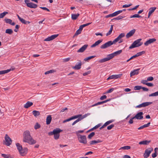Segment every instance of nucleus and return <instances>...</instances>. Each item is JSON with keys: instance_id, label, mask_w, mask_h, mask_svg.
Here are the masks:
<instances>
[{"instance_id": "obj_36", "label": "nucleus", "mask_w": 158, "mask_h": 158, "mask_svg": "<svg viewBox=\"0 0 158 158\" xmlns=\"http://www.w3.org/2000/svg\"><path fill=\"white\" fill-rule=\"evenodd\" d=\"M8 13V12L5 11L2 13L0 14V18H3L5 16V15Z\"/></svg>"}, {"instance_id": "obj_35", "label": "nucleus", "mask_w": 158, "mask_h": 158, "mask_svg": "<svg viewBox=\"0 0 158 158\" xmlns=\"http://www.w3.org/2000/svg\"><path fill=\"white\" fill-rule=\"evenodd\" d=\"M6 33L9 34H11L13 32V31L11 29H8L6 30Z\"/></svg>"}, {"instance_id": "obj_6", "label": "nucleus", "mask_w": 158, "mask_h": 158, "mask_svg": "<svg viewBox=\"0 0 158 158\" xmlns=\"http://www.w3.org/2000/svg\"><path fill=\"white\" fill-rule=\"evenodd\" d=\"M4 142V144L7 146L10 145L12 143V140L7 134L5 135Z\"/></svg>"}, {"instance_id": "obj_64", "label": "nucleus", "mask_w": 158, "mask_h": 158, "mask_svg": "<svg viewBox=\"0 0 158 158\" xmlns=\"http://www.w3.org/2000/svg\"><path fill=\"white\" fill-rule=\"evenodd\" d=\"M91 73V71H88L84 73H83V75L84 76H86V75H87L89 74H90Z\"/></svg>"}, {"instance_id": "obj_53", "label": "nucleus", "mask_w": 158, "mask_h": 158, "mask_svg": "<svg viewBox=\"0 0 158 158\" xmlns=\"http://www.w3.org/2000/svg\"><path fill=\"white\" fill-rule=\"evenodd\" d=\"M147 127L146 125V124L143 125V126H140V127H139L138 129V130H140V129H143V128H145V127Z\"/></svg>"}, {"instance_id": "obj_55", "label": "nucleus", "mask_w": 158, "mask_h": 158, "mask_svg": "<svg viewBox=\"0 0 158 158\" xmlns=\"http://www.w3.org/2000/svg\"><path fill=\"white\" fill-rule=\"evenodd\" d=\"M124 17L122 16H119L115 18V19L117 20H119L122 19Z\"/></svg>"}, {"instance_id": "obj_51", "label": "nucleus", "mask_w": 158, "mask_h": 158, "mask_svg": "<svg viewBox=\"0 0 158 158\" xmlns=\"http://www.w3.org/2000/svg\"><path fill=\"white\" fill-rule=\"evenodd\" d=\"M154 79V78L153 77H148L147 78V81H152V80H153Z\"/></svg>"}, {"instance_id": "obj_58", "label": "nucleus", "mask_w": 158, "mask_h": 158, "mask_svg": "<svg viewBox=\"0 0 158 158\" xmlns=\"http://www.w3.org/2000/svg\"><path fill=\"white\" fill-rule=\"evenodd\" d=\"M53 135H54V138L55 139H59L60 136V134Z\"/></svg>"}, {"instance_id": "obj_43", "label": "nucleus", "mask_w": 158, "mask_h": 158, "mask_svg": "<svg viewBox=\"0 0 158 158\" xmlns=\"http://www.w3.org/2000/svg\"><path fill=\"white\" fill-rule=\"evenodd\" d=\"M114 121V120L111 119V120H110L107 121L105 123V124L106 126H107Z\"/></svg>"}, {"instance_id": "obj_48", "label": "nucleus", "mask_w": 158, "mask_h": 158, "mask_svg": "<svg viewBox=\"0 0 158 158\" xmlns=\"http://www.w3.org/2000/svg\"><path fill=\"white\" fill-rule=\"evenodd\" d=\"M81 32V31H80V30L78 29L76 33H75L73 37L74 36H75L76 35H78L79 34H80Z\"/></svg>"}, {"instance_id": "obj_22", "label": "nucleus", "mask_w": 158, "mask_h": 158, "mask_svg": "<svg viewBox=\"0 0 158 158\" xmlns=\"http://www.w3.org/2000/svg\"><path fill=\"white\" fill-rule=\"evenodd\" d=\"M33 105L32 102L30 101H27V103L24 105V107L25 108H28Z\"/></svg>"}, {"instance_id": "obj_16", "label": "nucleus", "mask_w": 158, "mask_h": 158, "mask_svg": "<svg viewBox=\"0 0 158 158\" xmlns=\"http://www.w3.org/2000/svg\"><path fill=\"white\" fill-rule=\"evenodd\" d=\"M156 40L155 38H152L149 39L148 40L146 41L144 43V44L146 46L148 45L149 44H151L155 41H156Z\"/></svg>"}, {"instance_id": "obj_14", "label": "nucleus", "mask_w": 158, "mask_h": 158, "mask_svg": "<svg viewBox=\"0 0 158 158\" xmlns=\"http://www.w3.org/2000/svg\"><path fill=\"white\" fill-rule=\"evenodd\" d=\"M58 34L52 35L51 36L45 39V40H44V41H50L51 40H53V39L56 38L58 36Z\"/></svg>"}, {"instance_id": "obj_44", "label": "nucleus", "mask_w": 158, "mask_h": 158, "mask_svg": "<svg viewBox=\"0 0 158 158\" xmlns=\"http://www.w3.org/2000/svg\"><path fill=\"white\" fill-rule=\"evenodd\" d=\"M4 20L6 23H9L10 24L12 22V20L10 19H5Z\"/></svg>"}, {"instance_id": "obj_1", "label": "nucleus", "mask_w": 158, "mask_h": 158, "mask_svg": "<svg viewBox=\"0 0 158 158\" xmlns=\"http://www.w3.org/2000/svg\"><path fill=\"white\" fill-rule=\"evenodd\" d=\"M23 141L30 144H34L36 142L32 138L30 132L28 131H26L24 132Z\"/></svg>"}, {"instance_id": "obj_52", "label": "nucleus", "mask_w": 158, "mask_h": 158, "mask_svg": "<svg viewBox=\"0 0 158 158\" xmlns=\"http://www.w3.org/2000/svg\"><path fill=\"white\" fill-rule=\"evenodd\" d=\"M22 23H23L24 24H26V21L25 20L21 18L19 20Z\"/></svg>"}, {"instance_id": "obj_23", "label": "nucleus", "mask_w": 158, "mask_h": 158, "mask_svg": "<svg viewBox=\"0 0 158 158\" xmlns=\"http://www.w3.org/2000/svg\"><path fill=\"white\" fill-rule=\"evenodd\" d=\"M52 119V118L51 115H49L47 117L46 119V123L47 125H49Z\"/></svg>"}, {"instance_id": "obj_10", "label": "nucleus", "mask_w": 158, "mask_h": 158, "mask_svg": "<svg viewBox=\"0 0 158 158\" xmlns=\"http://www.w3.org/2000/svg\"><path fill=\"white\" fill-rule=\"evenodd\" d=\"M152 102H147L142 103L136 106V108H139L142 107H145L147 106L152 103Z\"/></svg>"}, {"instance_id": "obj_5", "label": "nucleus", "mask_w": 158, "mask_h": 158, "mask_svg": "<svg viewBox=\"0 0 158 158\" xmlns=\"http://www.w3.org/2000/svg\"><path fill=\"white\" fill-rule=\"evenodd\" d=\"M115 44V43H114V40L112 41H110L105 43L104 44L102 45L100 47V48L102 49H105L110 46L112 45Z\"/></svg>"}, {"instance_id": "obj_61", "label": "nucleus", "mask_w": 158, "mask_h": 158, "mask_svg": "<svg viewBox=\"0 0 158 158\" xmlns=\"http://www.w3.org/2000/svg\"><path fill=\"white\" fill-rule=\"evenodd\" d=\"M107 98V97L106 95H103L102 96H101V98H100V99L101 100H102L105 99H106Z\"/></svg>"}, {"instance_id": "obj_63", "label": "nucleus", "mask_w": 158, "mask_h": 158, "mask_svg": "<svg viewBox=\"0 0 158 158\" xmlns=\"http://www.w3.org/2000/svg\"><path fill=\"white\" fill-rule=\"evenodd\" d=\"M154 10H150L148 13V18H149L151 15L154 12Z\"/></svg>"}, {"instance_id": "obj_8", "label": "nucleus", "mask_w": 158, "mask_h": 158, "mask_svg": "<svg viewBox=\"0 0 158 158\" xmlns=\"http://www.w3.org/2000/svg\"><path fill=\"white\" fill-rule=\"evenodd\" d=\"M153 150V149L152 148H149L146 149L143 155L144 158H147L148 157Z\"/></svg>"}, {"instance_id": "obj_25", "label": "nucleus", "mask_w": 158, "mask_h": 158, "mask_svg": "<svg viewBox=\"0 0 158 158\" xmlns=\"http://www.w3.org/2000/svg\"><path fill=\"white\" fill-rule=\"evenodd\" d=\"M81 63L80 62L78 64H76L74 66L72 67V68L76 70H78L81 68Z\"/></svg>"}, {"instance_id": "obj_3", "label": "nucleus", "mask_w": 158, "mask_h": 158, "mask_svg": "<svg viewBox=\"0 0 158 158\" xmlns=\"http://www.w3.org/2000/svg\"><path fill=\"white\" fill-rule=\"evenodd\" d=\"M141 40V39H139L134 41L131 45L129 47V48L131 49L141 46L143 44V43L140 42Z\"/></svg>"}, {"instance_id": "obj_54", "label": "nucleus", "mask_w": 158, "mask_h": 158, "mask_svg": "<svg viewBox=\"0 0 158 158\" xmlns=\"http://www.w3.org/2000/svg\"><path fill=\"white\" fill-rule=\"evenodd\" d=\"M114 124H111L110 126H109L107 127V129L108 130H110L111 129L114 127Z\"/></svg>"}, {"instance_id": "obj_4", "label": "nucleus", "mask_w": 158, "mask_h": 158, "mask_svg": "<svg viewBox=\"0 0 158 158\" xmlns=\"http://www.w3.org/2000/svg\"><path fill=\"white\" fill-rule=\"evenodd\" d=\"M77 138L79 142L81 143L86 144L87 143L86 137L84 135L77 136Z\"/></svg>"}, {"instance_id": "obj_31", "label": "nucleus", "mask_w": 158, "mask_h": 158, "mask_svg": "<svg viewBox=\"0 0 158 158\" xmlns=\"http://www.w3.org/2000/svg\"><path fill=\"white\" fill-rule=\"evenodd\" d=\"M90 113H88L86 114L83 115L82 114H81V118H80V119H81V120L82 119H83L86 118L88 116H89V115H90Z\"/></svg>"}, {"instance_id": "obj_19", "label": "nucleus", "mask_w": 158, "mask_h": 158, "mask_svg": "<svg viewBox=\"0 0 158 158\" xmlns=\"http://www.w3.org/2000/svg\"><path fill=\"white\" fill-rule=\"evenodd\" d=\"M135 29H133L127 33L126 35V37L127 38H128L132 36L135 33Z\"/></svg>"}, {"instance_id": "obj_38", "label": "nucleus", "mask_w": 158, "mask_h": 158, "mask_svg": "<svg viewBox=\"0 0 158 158\" xmlns=\"http://www.w3.org/2000/svg\"><path fill=\"white\" fill-rule=\"evenodd\" d=\"M95 134L94 132H92L88 135V138L89 139H91L92 137L94 136Z\"/></svg>"}, {"instance_id": "obj_42", "label": "nucleus", "mask_w": 158, "mask_h": 158, "mask_svg": "<svg viewBox=\"0 0 158 158\" xmlns=\"http://www.w3.org/2000/svg\"><path fill=\"white\" fill-rule=\"evenodd\" d=\"M140 17H141V16L138 14H135L130 16V18Z\"/></svg>"}, {"instance_id": "obj_41", "label": "nucleus", "mask_w": 158, "mask_h": 158, "mask_svg": "<svg viewBox=\"0 0 158 158\" xmlns=\"http://www.w3.org/2000/svg\"><path fill=\"white\" fill-rule=\"evenodd\" d=\"M131 148V147L130 146H126L124 147H121L120 149H122L123 150H128L130 149Z\"/></svg>"}, {"instance_id": "obj_59", "label": "nucleus", "mask_w": 158, "mask_h": 158, "mask_svg": "<svg viewBox=\"0 0 158 158\" xmlns=\"http://www.w3.org/2000/svg\"><path fill=\"white\" fill-rule=\"evenodd\" d=\"M81 114H77V115L74 116L75 119H76L77 118H78V119H79V118H81Z\"/></svg>"}, {"instance_id": "obj_45", "label": "nucleus", "mask_w": 158, "mask_h": 158, "mask_svg": "<svg viewBox=\"0 0 158 158\" xmlns=\"http://www.w3.org/2000/svg\"><path fill=\"white\" fill-rule=\"evenodd\" d=\"M1 156L2 157H3L4 158H9L10 157V155H7L4 154H2Z\"/></svg>"}, {"instance_id": "obj_27", "label": "nucleus", "mask_w": 158, "mask_h": 158, "mask_svg": "<svg viewBox=\"0 0 158 158\" xmlns=\"http://www.w3.org/2000/svg\"><path fill=\"white\" fill-rule=\"evenodd\" d=\"M101 140H93L89 142V144L90 145H94L96 143H100L102 142Z\"/></svg>"}, {"instance_id": "obj_28", "label": "nucleus", "mask_w": 158, "mask_h": 158, "mask_svg": "<svg viewBox=\"0 0 158 158\" xmlns=\"http://www.w3.org/2000/svg\"><path fill=\"white\" fill-rule=\"evenodd\" d=\"M150 142V141H147V140H144L141 142H140L139 143V144H144V145H147Z\"/></svg>"}, {"instance_id": "obj_18", "label": "nucleus", "mask_w": 158, "mask_h": 158, "mask_svg": "<svg viewBox=\"0 0 158 158\" xmlns=\"http://www.w3.org/2000/svg\"><path fill=\"white\" fill-rule=\"evenodd\" d=\"M88 46V44H85L82 47L80 48L79 49H78L77 52H84L85 50L86 49L87 47Z\"/></svg>"}, {"instance_id": "obj_34", "label": "nucleus", "mask_w": 158, "mask_h": 158, "mask_svg": "<svg viewBox=\"0 0 158 158\" xmlns=\"http://www.w3.org/2000/svg\"><path fill=\"white\" fill-rule=\"evenodd\" d=\"M144 53H145L144 51H142V52L137 53L135 55V57H138L139 56L142 55L143 54H144Z\"/></svg>"}, {"instance_id": "obj_30", "label": "nucleus", "mask_w": 158, "mask_h": 158, "mask_svg": "<svg viewBox=\"0 0 158 158\" xmlns=\"http://www.w3.org/2000/svg\"><path fill=\"white\" fill-rule=\"evenodd\" d=\"M32 114L35 117H37L40 115V113L39 111L34 110L32 111Z\"/></svg>"}, {"instance_id": "obj_9", "label": "nucleus", "mask_w": 158, "mask_h": 158, "mask_svg": "<svg viewBox=\"0 0 158 158\" xmlns=\"http://www.w3.org/2000/svg\"><path fill=\"white\" fill-rule=\"evenodd\" d=\"M123 74H122L113 75H112L110 76L107 79V80L110 79H116L118 78H120L122 76Z\"/></svg>"}, {"instance_id": "obj_26", "label": "nucleus", "mask_w": 158, "mask_h": 158, "mask_svg": "<svg viewBox=\"0 0 158 158\" xmlns=\"http://www.w3.org/2000/svg\"><path fill=\"white\" fill-rule=\"evenodd\" d=\"M80 14L77 13V14H73L71 15V18L73 20H76L79 17Z\"/></svg>"}, {"instance_id": "obj_29", "label": "nucleus", "mask_w": 158, "mask_h": 158, "mask_svg": "<svg viewBox=\"0 0 158 158\" xmlns=\"http://www.w3.org/2000/svg\"><path fill=\"white\" fill-rule=\"evenodd\" d=\"M11 71V69H9L6 70H4L0 71V75L4 74L9 72Z\"/></svg>"}, {"instance_id": "obj_60", "label": "nucleus", "mask_w": 158, "mask_h": 158, "mask_svg": "<svg viewBox=\"0 0 158 158\" xmlns=\"http://www.w3.org/2000/svg\"><path fill=\"white\" fill-rule=\"evenodd\" d=\"M146 85L150 87H152L153 86V84L151 83H147L146 84Z\"/></svg>"}, {"instance_id": "obj_57", "label": "nucleus", "mask_w": 158, "mask_h": 158, "mask_svg": "<svg viewBox=\"0 0 158 158\" xmlns=\"http://www.w3.org/2000/svg\"><path fill=\"white\" fill-rule=\"evenodd\" d=\"M102 104V101L101 102H98V103H95V104H94V105H92V107L94 106H97L98 105H99L100 104Z\"/></svg>"}, {"instance_id": "obj_50", "label": "nucleus", "mask_w": 158, "mask_h": 158, "mask_svg": "<svg viewBox=\"0 0 158 158\" xmlns=\"http://www.w3.org/2000/svg\"><path fill=\"white\" fill-rule=\"evenodd\" d=\"M81 121V119L79 118V119H77L76 120L74 121L72 124V125H74L75 124H76L77 123L79 122L80 121Z\"/></svg>"}, {"instance_id": "obj_37", "label": "nucleus", "mask_w": 158, "mask_h": 158, "mask_svg": "<svg viewBox=\"0 0 158 158\" xmlns=\"http://www.w3.org/2000/svg\"><path fill=\"white\" fill-rule=\"evenodd\" d=\"M95 57V56H89L88 57H86L84 59V60H85V61H87V60H90L92 58H94Z\"/></svg>"}, {"instance_id": "obj_20", "label": "nucleus", "mask_w": 158, "mask_h": 158, "mask_svg": "<svg viewBox=\"0 0 158 158\" xmlns=\"http://www.w3.org/2000/svg\"><path fill=\"white\" fill-rule=\"evenodd\" d=\"M139 69H138L134 70L133 71H131L130 73V77H132L133 76L138 74L139 73Z\"/></svg>"}, {"instance_id": "obj_49", "label": "nucleus", "mask_w": 158, "mask_h": 158, "mask_svg": "<svg viewBox=\"0 0 158 158\" xmlns=\"http://www.w3.org/2000/svg\"><path fill=\"white\" fill-rule=\"evenodd\" d=\"M114 90V89L113 88H111L109 90H108L107 91H106L105 94H106L107 93H110L112 92Z\"/></svg>"}, {"instance_id": "obj_21", "label": "nucleus", "mask_w": 158, "mask_h": 158, "mask_svg": "<svg viewBox=\"0 0 158 158\" xmlns=\"http://www.w3.org/2000/svg\"><path fill=\"white\" fill-rule=\"evenodd\" d=\"M102 42V40H98L96 41L94 44L91 46V48L95 47L96 46L98 45L100 43Z\"/></svg>"}, {"instance_id": "obj_2", "label": "nucleus", "mask_w": 158, "mask_h": 158, "mask_svg": "<svg viewBox=\"0 0 158 158\" xmlns=\"http://www.w3.org/2000/svg\"><path fill=\"white\" fill-rule=\"evenodd\" d=\"M16 145L21 155L23 156L26 155L27 152V148H23L22 146L19 143H16Z\"/></svg>"}, {"instance_id": "obj_15", "label": "nucleus", "mask_w": 158, "mask_h": 158, "mask_svg": "<svg viewBox=\"0 0 158 158\" xmlns=\"http://www.w3.org/2000/svg\"><path fill=\"white\" fill-rule=\"evenodd\" d=\"M122 52V50H120L117 51H116L113 53L110 54L111 57L112 59L115 56H117V55H119Z\"/></svg>"}, {"instance_id": "obj_39", "label": "nucleus", "mask_w": 158, "mask_h": 158, "mask_svg": "<svg viewBox=\"0 0 158 158\" xmlns=\"http://www.w3.org/2000/svg\"><path fill=\"white\" fill-rule=\"evenodd\" d=\"M40 127V125L38 123H36L34 126V128L36 130Z\"/></svg>"}, {"instance_id": "obj_24", "label": "nucleus", "mask_w": 158, "mask_h": 158, "mask_svg": "<svg viewBox=\"0 0 158 158\" xmlns=\"http://www.w3.org/2000/svg\"><path fill=\"white\" fill-rule=\"evenodd\" d=\"M27 6L31 8H35L37 6L36 4H34L32 2H30L29 3L27 4Z\"/></svg>"}, {"instance_id": "obj_17", "label": "nucleus", "mask_w": 158, "mask_h": 158, "mask_svg": "<svg viewBox=\"0 0 158 158\" xmlns=\"http://www.w3.org/2000/svg\"><path fill=\"white\" fill-rule=\"evenodd\" d=\"M125 35V34L124 33H121L120 34L118 37L114 40L115 44L120 39L124 37Z\"/></svg>"}, {"instance_id": "obj_11", "label": "nucleus", "mask_w": 158, "mask_h": 158, "mask_svg": "<svg viewBox=\"0 0 158 158\" xmlns=\"http://www.w3.org/2000/svg\"><path fill=\"white\" fill-rule=\"evenodd\" d=\"M123 10H117V11L113 13L110 14L106 16V18H108L110 17H113L117 16L119 14L122 13Z\"/></svg>"}, {"instance_id": "obj_62", "label": "nucleus", "mask_w": 158, "mask_h": 158, "mask_svg": "<svg viewBox=\"0 0 158 158\" xmlns=\"http://www.w3.org/2000/svg\"><path fill=\"white\" fill-rule=\"evenodd\" d=\"M70 58H67L64 59L63 60V62H67L70 60Z\"/></svg>"}, {"instance_id": "obj_33", "label": "nucleus", "mask_w": 158, "mask_h": 158, "mask_svg": "<svg viewBox=\"0 0 158 158\" xmlns=\"http://www.w3.org/2000/svg\"><path fill=\"white\" fill-rule=\"evenodd\" d=\"M56 72V70H54V69H52V70H50L49 71H47L46 72L44 73V74L45 75H47V74H49V73H52L55 72Z\"/></svg>"}, {"instance_id": "obj_13", "label": "nucleus", "mask_w": 158, "mask_h": 158, "mask_svg": "<svg viewBox=\"0 0 158 158\" xmlns=\"http://www.w3.org/2000/svg\"><path fill=\"white\" fill-rule=\"evenodd\" d=\"M111 59H112V58L111 57L110 54H109L106 57L99 60V62L100 63H102L109 60Z\"/></svg>"}, {"instance_id": "obj_12", "label": "nucleus", "mask_w": 158, "mask_h": 158, "mask_svg": "<svg viewBox=\"0 0 158 158\" xmlns=\"http://www.w3.org/2000/svg\"><path fill=\"white\" fill-rule=\"evenodd\" d=\"M143 113L142 112H140L137 113L136 115L133 118H136L137 119H141L143 118L142 116Z\"/></svg>"}, {"instance_id": "obj_46", "label": "nucleus", "mask_w": 158, "mask_h": 158, "mask_svg": "<svg viewBox=\"0 0 158 158\" xmlns=\"http://www.w3.org/2000/svg\"><path fill=\"white\" fill-rule=\"evenodd\" d=\"M84 131V130H79L76 131V133L77 136H79V135H81L79 134V133H82Z\"/></svg>"}, {"instance_id": "obj_47", "label": "nucleus", "mask_w": 158, "mask_h": 158, "mask_svg": "<svg viewBox=\"0 0 158 158\" xmlns=\"http://www.w3.org/2000/svg\"><path fill=\"white\" fill-rule=\"evenodd\" d=\"M142 86H135L134 87V89L135 90H139L141 89Z\"/></svg>"}, {"instance_id": "obj_56", "label": "nucleus", "mask_w": 158, "mask_h": 158, "mask_svg": "<svg viewBox=\"0 0 158 158\" xmlns=\"http://www.w3.org/2000/svg\"><path fill=\"white\" fill-rule=\"evenodd\" d=\"M139 5H137L135 6L134 7L131 8H130L127 9V10H135V9H136L139 6Z\"/></svg>"}, {"instance_id": "obj_32", "label": "nucleus", "mask_w": 158, "mask_h": 158, "mask_svg": "<svg viewBox=\"0 0 158 158\" xmlns=\"http://www.w3.org/2000/svg\"><path fill=\"white\" fill-rule=\"evenodd\" d=\"M113 30V25H111L110 26V30L106 34V36H108V35H110L112 31Z\"/></svg>"}, {"instance_id": "obj_40", "label": "nucleus", "mask_w": 158, "mask_h": 158, "mask_svg": "<svg viewBox=\"0 0 158 158\" xmlns=\"http://www.w3.org/2000/svg\"><path fill=\"white\" fill-rule=\"evenodd\" d=\"M158 96V91L149 95V97L156 96Z\"/></svg>"}, {"instance_id": "obj_7", "label": "nucleus", "mask_w": 158, "mask_h": 158, "mask_svg": "<svg viewBox=\"0 0 158 158\" xmlns=\"http://www.w3.org/2000/svg\"><path fill=\"white\" fill-rule=\"evenodd\" d=\"M62 130H61L59 128H57L53 130L52 131H51L48 133L49 135H56L60 134V133L62 132Z\"/></svg>"}]
</instances>
